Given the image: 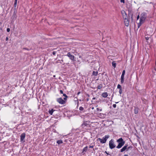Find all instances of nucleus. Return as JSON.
<instances>
[{
    "instance_id": "1",
    "label": "nucleus",
    "mask_w": 156,
    "mask_h": 156,
    "mask_svg": "<svg viewBox=\"0 0 156 156\" xmlns=\"http://www.w3.org/2000/svg\"><path fill=\"white\" fill-rule=\"evenodd\" d=\"M147 17V14L145 12L142 13L140 15V22L138 24V27L142 24L145 21Z\"/></svg>"
},
{
    "instance_id": "2",
    "label": "nucleus",
    "mask_w": 156,
    "mask_h": 156,
    "mask_svg": "<svg viewBox=\"0 0 156 156\" xmlns=\"http://www.w3.org/2000/svg\"><path fill=\"white\" fill-rule=\"evenodd\" d=\"M117 142L119 143L118 145L116 146L117 148H121L124 144L125 141L123 140L122 138H119L117 140Z\"/></svg>"
},
{
    "instance_id": "3",
    "label": "nucleus",
    "mask_w": 156,
    "mask_h": 156,
    "mask_svg": "<svg viewBox=\"0 0 156 156\" xmlns=\"http://www.w3.org/2000/svg\"><path fill=\"white\" fill-rule=\"evenodd\" d=\"M109 137V135H105L104 137H103L102 139H101L100 138H98L97 141L99 140L101 143L104 144L106 142L107 139Z\"/></svg>"
},
{
    "instance_id": "4",
    "label": "nucleus",
    "mask_w": 156,
    "mask_h": 156,
    "mask_svg": "<svg viewBox=\"0 0 156 156\" xmlns=\"http://www.w3.org/2000/svg\"><path fill=\"white\" fill-rule=\"evenodd\" d=\"M109 145L110 148L112 149L115 147V145L114 143V140L111 139L109 141Z\"/></svg>"
},
{
    "instance_id": "5",
    "label": "nucleus",
    "mask_w": 156,
    "mask_h": 156,
    "mask_svg": "<svg viewBox=\"0 0 156 156\" xmlns=\"http://www.w3.org/2000/svg\"><path fill=\"white\" fill-rule=\"evenodd\" d=\"M57 101L59 104H64L65 103V101L62 98H57Z\"/></svg>"
},
{
    "instance_id": "6",
    "label": "nucleus",
    "mask_w": 156,
    "mask_h": 156,
    "mask_svg": "<svg viewBox=\"0 0 156 156\" xmlns=\"http://www.w3.org/2000/svg\"><path fill=\"white\" fill-rule=\"evenodd\" d=\"M121 13L122 15V17L124 19H126L128 18L127 16L125 11H122Z\"/></svg>"
},
{
    "instance_id": "7",
    "label": "nucleus",
    "mask_w": 156,
    "mask_h": 156,
    "mask_svg": "<svg viewBox=\"0 0 156 156\" xmlns=\"http://www.w3.org/2000/svg\"><path fill=\"white\" fill-rule=\"evenodd\" d=\"M25 133H22L20 136V141L23 142H24L25 140H24L25 137Z\"/></svg>"
},
{
    "instance_id": "8",
    "label": "nucleus",
    "mask_w": 156,
    "mask_h": 156,
    "mask_svg": "<svg viewBox=\"0 0 156 156\" xmlns=\"http://www.w3.org/2000/svg\"><path fill=\"white\" fill-rule=\"evenodd\" d=\"M66 55L67 56L69 57V58L71 60H74V56L73 55H71L70 52H68L67 53V55Z\"/></svg>"
},
{
    "instance_id": "9",
    "label": "nucleus",
    "mask_w": 156,
    "mask_h": 156,
    "mask_svg": "<svg viewBox=\"0 0 156 156\" xmlns=\"http://www.w3.org/2000/svg\"><path fill=\"white\" fill-rule=\"evenodd\" d=\"M128 146L127 144H126L125 146H123L122 148L120 150V152H123L125 150L127 151V147Z\"/></svg>"
},
{
    "instance_id": "10",
    "label": "nucleus",
    "mask_w": 156,
    "mask_h": 156,
    "mask_svg": "<svg viewBox=\"0 0 156 156\" xmlns=\"http://www.w3.org/2000/svg\"><path fill=\"white\" fill-rule=\"evenodd\" d=\"M87 122H84L81 125V126L83 128H86L85 127L88 126H89V125L87 123Z\"/></svg>"
},
{
    "instance_id": "11",
    "label": "nucleus",
    "mask_w": 156,
    "mask_h": 156,
    "mask_svg": "<svg viewBox=\"0 0 156 156\" xmlns=\"http://www.w3.org/2000/svg\"><path fill=\"white\" fill-rule=\"evenodd\" d=\"M124 22L125 24V26L127 27L128 26L129 24V22L128 18L126 19H124Z\"/></svg>"
},
{
    "instance_id": "12",
    "label": "nucleus",
    "mask_w": 156,
    "mask_h": 156,
    "mask_svg": "<svg viewBox=\"0 0 156 156\" xmlns=\"http://www.w3.org/2000/svg\"><path fill=\"white\" fill-rule=\"evenodd\" d=\"M102 96L103 97L106 98L108 96V94L107 92L103 93L102 94Z\"/></svg>"
},
{
    "instance_id": "13",
    "label": "nucleus",
    "mask_w": 156,
    "mask_h": 156,
    "mask_svg": "<svg viewBox=\"0 0 156 156\" xmlns=\"http://www.w3.org/2000/svg\"><path fill=\"white\" fill-rule=\"evenodd\" d=\"M88 150V147L86 146L84 148L83 150V151L82 153H83L84 152H86Z\"/></svg>"
},
{
    "instance_id": "14",
    "label": "nucleus",
    "mask_w": 156,
    "mask_h": 156,
    "mask_svg": "<svg viewBox=\"0 0 156 156\" xmlns=\"http://www.w3.org/2000/svg\"><path fill=\"white\" fill-rule=\"evenodd\" d=\"M139 109L137 108H135L134 109V113L135 114H137L138 113Z\"/></svg>"
},
{
    "instance_id": "15",
    "label": "nucleus",
    "mask_w": 156,
    "mask_h": 156,
    "mask_svg": "<svg viewBox=\"0 0 156 156\" xmlns=\"http://www.w3.org/2000/svg\"><path fill=\"white\" fill-rule=\"evenodd\" d=\"M55 111V110H54L53 109H51V110H49L48 111V112L51 115H52L54 111Z\"/></svg>"
},
{
    "instance_id": "16",
    "label": "nucleus",
    "mask_w": 156,
    "mask_h": 156,
    "mask_svg": "<svg viewBox=\"0 0 156 156\" xmlns=\"http://www.w3.org/2000/svg\"><path fill=\"white\" fill-rule=\"evenodd\" d=\"M121 83H122L124 82V76H121Z\"/></svg>"
},
{
    "instance_id": "17",
    "label": "nucleus",
    "mask_w": 156,
    "mask_h": 156,
    "mask_svg": "<svg viewBox=\"0 0 156 156\" xmlns=\"http://www.w3.org/2000/svg\"><path fill=\"white\" fill-rule=\"evenodd\" d=\"M58 144H60L63 143V141L62 140H58L56 142Z\"/></svg>"
},
{
    "instance_id": "18",
    "label": "nucleus",
    "mask_w": 156,
    "mask_h": 156,
    "mask_svg": "<svg viewBox=\"0 0 156 156\" xmlns=\"http://www.w3.org/2000/svg\"><path fill=\"white\" fill-rule=\"evenodd\" d=\"M102 87H103V86H102V84H100L98 86L97 88L98 89H101L102 88Z\"/></svg>"
},
{
    "instance_id": "19",
    "label": "nucleus",
    "mask_w": 156,
    "mask_h": 156,
    "mask_svg": "<svg viewBox=\"0 0 156 156\" xmlns=\"http://www.w3.org/2000/svg\"><path fill=\"white\" fill-rule=\"evenodd\" d=\"M98 74V72L97 71H93V75L95 76H96Z\"/></svg>"
},
{
    "instance_id": "20",
    "label": "nucleus",
    "mask_w": 156,
    "mask_h": 156,
    "mask_svg": "<svg viewBox=\"0 0 156 156\" xmlns=\"http://www.w3.org/2000/svg\"><path fill=\"white\" fill-rule=\"evenodd\" d=\"M112 66L114 67L115 68L116 66V63L115 61H113L112 62Z\"/></svg>"
},
{
    "instance_id": "21",
    "label": "nucleus",
    "mask_w": 156,
    "mask_h": 156,
    "mask_svg": "<svg viewBox=\"0 0 156 156\" xmlns=\"http://www.w3.org/2000/svg\"><path fill=\"white\" fill-rule=\"evenodd\" d=\"M63 96H64L65 97L64 98V99L65 100H67V98L68 97V96L66 95L65 94H63Z\"/></svg>"
},
{
    "instance_id": "22",
    "label": "nucleus",
    "mask_w": 156,
    "mask_h": 156,
    "mask_svg": "<svg viewBox=\"0 0 156 156\" xmlns=\"http://www.w3.org/2000/svg\"><path fill=\"white\" fill-rule=\"evenodd\" d=\"M17 0H15V2L14 4V6L15 7L17 5Z\"/></svg>"
},
{
    "instance_id": "23",
    "label": "nucleus",
    "mask_w": 156,
    "mask_h": 156,
    "mask_svg": "<svg viewBox=\"0 0 156 156\" xmlns=\"http://www.w3.org/2000/svg\"><path fill=\"white\" fill-rule=\"evenodd\" d=\"M117 88L118 89H122L121 86L119 84H118L117 85Z\"/></svg>"
},
{
    "instance_id": "24",
    "label": "nucleus",
    "mask_w": 156,
    "mask_h": 156,
    "mask_svg": "<svg viewBox=\"0 0 156 156\" xmlns=\"http://www.w3.org/2000/svg\"><path fill=\"white\" fill-rule=\"evenodd\" d=\"M125 73V70H123L122 72V74L121 76H124V75Z\"/></svg>"
},
{
    "instance_id": "25",
    "label": "nucleus",
    "mask_w": 156,
    "mask_h": 156,
    "mask_svg": "<svg viewBox=\"0 0 156 156\" xmlns=\"http://www.w3.org/2000/svg\"><path fill=\"white\" fill-rule=\"evenodd\" d=\"M122 89H119V93L121 95L122 93Z\"/></svg>"
},
{
    "instance_id": "26",
    "label": "nucleus",
    "mask_w": 156,
    "mask_h": 156,
    "mask_svg": "<svg viewBox=\"0 0 156 156\" xmlns=\"http://www.w3.org/2000/svg\"><path fill=\"white\" fill-rule=\"evenodd\" d=\"M83 108L82 107H80L79 108V110L80 111H83Z\"/></svg>"
},
{
    "instance_id": "27",
    "label": "nucleus",
    "mask_w": 156,
    "mask_h": 156,
    "mask_svg": "<svg viewBox=\"0 0 156 156\" xmlns=\"http://www.w3.org/2000/svg\"><path fill=\"white\" fill-rule=\"evenodd\" d=\"M132 147L131 146H129V147H127V151H128L130 149V148H131Z\"/></svg>"
},
{
    "instance_id": "28",
    "label": "nucleus",
    "mask_w": 156,
    "mask_h": 156,
    "mask_svg": "<svg viewBox=\"0 0 156 156\" xmlns=\"http://www.w3.org/2000/svg\"><path fill=\"white\" fill-rule=\"evenodd\" d=\"M113 107L114 108H115L116 107V105L115 104H114L113 105Z\"/></svg>"
},
{
    "instance_id": "29",
    "label": "nucleus",
    "mask_w": 156,
    "mask_h": 156,
    "mask_svg": "<svg viewBox=\"0 0 156 156\" xmlns=\"http://www.w3.org/2000/svg\"><path fill=\"white\" fill-rule=\"evenodd\" d=\"M97 110L98 111H102V109H99L98 108H97Z\"/></svg>"
},
{
    "instance_id": "30",
    "label": "nucleus",
    "mask_w": 156,
    "mask_h": 156,
    "mask_svg": "<svg viewBox=\"0 0 156 156\" xmlns=\"http://www.w3.org/2000/svg\"><path fill=\"white\" fill-rule=\"evenodd\" d=\"M10 31V29L9 28H8L7 29V31L8 32H9Z\"/></svg>"
},
{
    "instance_id": "31",
    "label": "nucleus",
    "mask_w": 156,
    "mask_h": 156,
    "mask_svg": "<svg viewBox=\"0 0 156 156\" xmlns=\"http://www.w3.org/2000/svg\"><path fill=\"white\" fill-rule=\"evenodd\" d=\"M120 2H122L123 3H124L125 2V0H121Z\"/></svg>"
},
{
    "instance_id": "32",
    "label": "nucleus",
    "mask_w": 156,
    "mask_h": 156,
    "mask_svg": "<svg viewBox=\"0 0 156 156\" xmlns=\"http://www.w3.org/2000/svg\"><path fill=\"white\" fill-rule=\"evenodd\" d=\"M60 93L61 94H63V91L62 90H60Z\"/></svg>"
},
{
    "instance_id": "33",
    "label": "nucleus",
    "mask_w": 156,
    "mask_h": 156,
    "mask_svg": "<svg viewBox=\"0 0 156 156\" xmlns=\"http://www.w3.org/2000/svg\"><path fill=\"white\" fill-rule=\"evenodd\" d=\"M145 39L147 40H148L149 39V37H145Z\"/></svg>"
},
{
    "instance_id": "34",
    "label": "nucleus",
    "mask_w": 156,
    "mask_h": 156,
    "mask_svg": "<svg viewBox=\"0 0 156 156\" xmlns=\"http://www.w3.org/2000/svg\"><path fill=\"white\" fill-rule=\"evenodd\" d=\"M56 54V52L55 51H53V54L54 55H55Z\"/></svg>"
},
{
    "instance_id": "35",
    "label": "nucleus",
    "mask_w": 156,
    "mask_h": 156,
    "mask_svg": "<svg viewBox=\"0 0 156 156\" xmlns=\"http://www.w3.org/2000/svg\"><path fill=\"white\" fill-rule=\"evenodd\" d=\"M94 147L93 146H89V148H93Z\"/></svg>"
},
{
    "instance_id": "36",
    "label": "nucleus",
    "mask_w": 156,
    "mask_h": 156,
    "mask_svg": "<svg viewBox=\"0 0 156 156\" xmlns=\"http://www.w3.org/2000/svg\"><path fill=\"white\" fill-rule=\"evenodd\" d=\"M139 17H140L139 16V15H138V16H137V20H138V19H139Z\"/></svg>"
},
{
    "instance_id": "37",
    "label": "nucleus",
    "mask_w": 156,
    "mask_h": 156,
    "mask_svg": "<svg viewBox=\"0 0 156 156\" xmlns=\"http://www.w3.org/2000/svg\"><path fill=\"white\" fill-rule=\"evenodd\" d=\"M8 37H6V41H8Z\"/></svg>"
},
{
    "instance_id": "38",
    "label": "nucleus",
    "mask_w": 156,
    "mask_h": 156,
    "mask_svg": "<svg viewBox=\"0 0 156 156\" xmlns=\"http://www.w3.org/2000/svg\"><path fill=\"white\" fill-rule=\"evenodd\" d=\"M80 93V92H78V93H77V95H79V94Z\"/></svg>"
},
{
    "instance_id": "39",
    "label": "nucleus",
    "mask_w": 156,
    "mask_h": 156,
    "mask_svg": "<svg viewBox=\"0 0 156 156\" xmlns=\"http://www.w3.org/2000/svg\"><path fill=\"white\" fill-rule=\"evenodd\" d=\"M23 49H26V50H28V49H27V48H24Z\"/></svg>"
},
{
    "instance_id": "40",
    "label": "nucleus",
    "mask_w": 156,
    "mask_h": 156,
    "mask_svg": "<svg viewBox=\"0 0 156 156\" xmlns=\"http://www.w3.org/2000/svg\"><path fill=\"white\" fill-rule=\"evenodd\" d=\"M105 153H106V154H108L107 153V151H105Z\"/></svg>"
},
{
    "instance_id": "41",
    "label": "nucleus",
    "mask_w": 156,
    "mask_h": 156,
    "mask_svg": "<svg viewBox=\"0 0 156 156\" xmlns=\"http://www.w3.org/2000/svg\"><path fill=\"white\" fill-rule=\"evenodd\" d=\"M124 156H128V155L127 154H125L124 155Z\"/></svg>"
},
{
    "instance_id": "42",
    "label": "nucleus",
    "mask_w": 156,
    "mask_h": 156,
    "mask_svg": "<svg viewBox=\"0 0 156 156\" xmlns=\"http://www.w3.org/2000/svg\"><path fill=\"white\" fill-rule=\"evenodd\" d=\"M154 69L156 71V67L154 68Z\"/></svg>"
},
{
    "instance_id": "43",
    "label": "nucleus",
    "mask_w": 156,
    "mask_h": 156,
    "mask_svg": "<svg viewBox=\"0 0 156 156\" xmlns=\"http://www.w3.org/2000/svg\"><path fill=\"white\" fill-rule=\"evenodd\" d=\"M93 99H95V98H93Z\"/></svg>"
},
{
    "instance_id": "44",
    "label": "nucleus",
    "mask_w": 156,
    "mask_h": 156,
    "mask_svg": "<svg viewBox=\"0 0 156 156\" xmlns=\"http://www.w3.org/2000/svg\"><path fill=\"white\" fill-rule=\"evenodd\" d=\"M94 109V107L92 108V109Z\"/></svg>"
},
{
    "instance_id": "45",
    "label": "nucleus",
    "mask_w": 156,
    "mask_h": 156,
    "mask_svg": "<svg viewBox=\"0 0 156 156\" xmlns=\"http://www.w3.org/2000/svg\"><path fill=\"white\" fill-rule=\"evenodd\" d=\"M81 56H79V57H80V58H81Z\"/></svg>"
},
{
    "instance_id": "46",
    "label": "nucleus",
    "mask_w": 156,
    "mask_h": 156,
    "mask_svg": "<svg viewBox=\"0 0 156 156\" xmlns=\"http://www.w3.org/2000/svg\"><path fill=\"white\" fill-rule=\"evenodd\" d=\"M118 103V102H115L116 103Z\"/></svg>"
}]
</instances>
